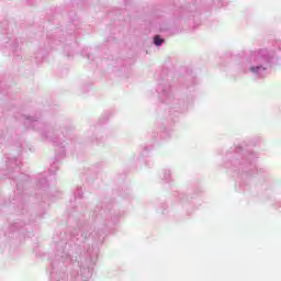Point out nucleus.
I'll use <instances>...</instances> for the list:
<instances>
[{
  "label": "nucleus",
  "mask_w": 281,
  "mask_h": 281,
  "mask_svg": "<svg viewBox=\"0 0 281 281\" xmlns=\"http://www.w3.org/2000/svg\"><path fill=\"white\" fill-rule=\"evenodd\" d=\"M154 43H155V45L160 46V45L164 44V40L160 38L159 35H156V36L154 37Z\"/></svg>",
  "instance_id": "f257e3e1"
},
{
  "label": "nucleus",
  "mask_w": 281,
  "mask_h": 281,
  "mask_svg": "<svg viewBox=\"0 0 281 281\" xmlns=\"http://www.w3.org/2000/svg\"><path fill=\"white\" fill-rule=\"evenodd\" d=\"M262 69L261 66H257V67H251L250 71H252L254 74H258V71H260Z\"/></svg>",
  "instance_id": "f03ea898"
}]
</instances>
